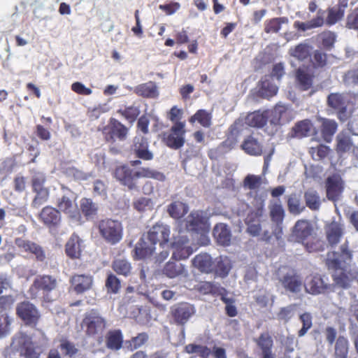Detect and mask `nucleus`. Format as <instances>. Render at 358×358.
<instances>
[{"mask_svg":"<svg viewBox=\"0 0 358 358\" xmlns=\"http://www.w3.org/2000/svg\"><path fill=\"white\" fill-rule=\"evenodd\" d=\"M195 121H198L204 127H209L211 124L210 113L205 110H199L189 118L191 123H194Z\"/></svg>","mask_w":358,"mask_h":358,"instance_id":"obj_51","label":"nucleus"},{"mask_svg":"<svg viewBox=\"0 0 358 358\" xmlns=\"http://www.w3.org/2000/svg\"><path fill=\"white\" fill-rule=\"evenodd\" d=\"M287 208L289 213L298 215L303 212L306 206L302 203L301 195L296 193L291 194L287 198Z\"/></svg>","mask_w":358,"mask_h":358,"instance_id":"obj_32","label":"nucleus"},{"mask_svg":"<svg viewBox=\"0 0 358 358\" xmlns=\"http://www.w3.org/2000/svg\"><path fill=\"white\" fill-rule=\"evenodd\" d=\"M257 207L255 210L250 211L246 218L247 231L252 236H261L262 238L268 241L271 237V231L266 227L268 222L263 219L264 201H257Z\"/></svg>","mask_w":358,"mask_h":358,"instance_id":"obj_4","label":"nucleus"},{"mask_svg":"<svg viewBox=\"0 0 358 358\" xmlns=\"http://www.w3.org/2000/svg\"><path fill=\"white\" fill-rule=\"evenodd\" d=\"M80 209L87 219H93L96 215L98 206L90 199L83 198L80 201Z\"/></svg>","mask_w":358,"mask_h":358,"instance_id":"obj_41","label":"nucleus"},{"mask_svg":"<svg viewBox=\"0 0 358 358\" xmlns=\"http://www.w3.org/2000/svg\"><path fill=\"white\" fill-rule=\"evenodd\" d=\"M196 312L193 305L179 303L171 307V314L176 324L184 325Z\"/></svg>","mask_w":358,"mask_h":358,"instance_id":"obj_11","label":"nucleus"},{"mask_svg":"<svg viewBox=\"0 0 358 358\" xmlns=\"http://www.w3.org/2000/svg\"><path fill=\"white\" fill-rule=\"evenodd\" d=\"M255 341L261 350L262 358H275V354L272 352L273 341L269 333L261 334Z\"/></svg>","mask_w":358,"mask_h":358,"instance_id":"obj_21","label":"nucleus"},{"mask_svg":"<svg viewBox=\"0 0 358 358\" xmlns=\"http://www.w3.org/2000/svg\"><path fill=\"white\" fill-rule=\"evenodd\" d=\"M103 134L108 141H114L116 138L122 141L127 136V129L117 120L111 119L108 127L104 128Z\"/></svg>","mask_w":358,"mask_h":358,"instance_id":"obj_16","label":"nucleus"},{"mask_svg":"<svg viewBox=\"0 0 358 358\" xmlns=\"http://www.w3.org/2000/svg\"><path fill=\"white\" fill-rule=\"evenodd\" d=\"M106 286L108 291L113 293L118 292L120 289L121 285L120 280L113 273H110L108 275Z\"/></svg>","mask_w":358,"mask_h":358,"instance_id":"obj_62","label":"nucleus"},{"mask_svg":"<svg viewBox=\"0 0 358 358\" xmlns=\"http://www.w3.org/2000/svg\"><path fill=\"white\" fill-rule=\"evenodd\" d=\"M343 81L349 86L358 85V66L348 71L343 76Z\"/></svg>","mask_w":358,"mask_h":358,"instance_id":"obj_63","label":"nucleus"},{"mask_svg":"<svg viewBox=\"0 0 358 358\" xmlns=\"http://www.w3.org/2000/svg\"><path fill=\"white\" fill-rule=\"evenodd\" d=\"M40 217L48 226L56 225L60 221L59 211L51 207L44 208L40 214Z\"/></svg>","mask_w":358,"mask_h":358,"instance_id":"obj_33","label":"nucleus"},{"mask_svg":"<svg viewBox=\"0 0 358 358\" xmlns=\"http://www.w3.org/2000/svg\"><path fill=\"white\" fill-rule=\"evenodd\" d=\"M241 147L245 152L251 155H260L262 152L261 143L252 136H248Z\"/></svg>","mask_w":358,"mask_h":358,"instance_id":"obj_34","label":"nucleus"},{"mask_svg":"<svg viewBox=\"0 0 358 358\" xmlns=\"http://www.w3.org/2000/svg\"><path fill=\"white\" fill-rule=\"evenodd\" d=\"M243 187L250 190L257 191L262 185L266 184V179L263 176L248 174L243 180Z\"/></svg>","mask_w":358,"mask_h":358,"instance_id":"obj_37","label":"nucleus"},{"mask_svg":"<svg viewBox=\"0 0 358 358\" xmlns=\"http://www.w3.org/2000/svg\"><path fill=\"white\" fill-rule=\"evenodd\" d=\"M188 210L187 206L182 202L176 201L172 202L169 206L167 211L171 217L174 219L182 217Z\"/></svg>","mask_w":358,"mask_h":358,"instance_id":"obj_45","label":"nucleus"},{"mask_svg":"<svg viewBox=\"0 0 358 358\" xmlns=\"http://www.w3.org/2000/svg\"><path fill=\"white\" fill-rule=\"evenodd\" d=\"M314 127L311 122L308 120H302L298 122L292 129V136L296 138H302L309 136L314 134Z\"/></svg>","mask_w":358,"mask_h":358,"instance_id":"obj_30","label":"nucleus"},{"mask_svg":"<svg viewBox=\"0 0 358 358\" xmlns=\"http://www.w3.org/2000/svg\"><path fill=\"white\" fill-rule=\"evenodd\" d=\"M122 336L120 331H109L106 336V346L113 350H118L122 348Z\"/></svg>","mask_w":358,"mask_h":358,"instance_id":"obj_44","label":"nucleus"},{"mask_svg":"<svg viewBox=\"0 0 358 358\" xmlns=\"http://www.w3.org/2000/svg\"><path fill=\"white\" fill-rule=\"evenodd\" d=\"M312 228L310 222L306 220H301L296 222L294 228V234L296 237L303 240L311 234Z\"/></svg>","mask_w":358,"mask_h":358,"instance_id":"obj_38","label":"nucleus"},{"mask_svg":"<svg viewBox=\"0 0 358 358\" xmlns=\"http://www.w3.org/2000/svg\"><path fill=\"white\" fill-rule=\"evenodd\" d=\"M327 105L338 113L341 120L346 117L345 113L347 107V99L343 94L340 93L330 94L327 98Z\"/></svg>","mask_w":358,"mask_h":358,"instance_id":"obj_20","label":"nucleus"},{"mask_svg":"<svg viewBox=\"0 0 358 358\" xmlns=\"http://www.w3.org/2000/svg\"><path fill=\"white\" fill-rule=\"evenodd\" d=\"M192 264L194 267L199 269L201 272L210 273L214 270L212 258L208 254L196 255L192 260Z\"/></svg>","mask_w":358,"mask_h":358,"instance_id":"obj_28","label":"nucleus"},{"mask_svg":"<svg viewBox=\"0 0 358 358\" xmlns=\"http://www.w3.org/2000/svg\"><path fill=\"white\" fill-rule=\"evenodd\" d=\"M344 233V226L340 222L332 221L325 227V234L328 243L334 247L341 241Z\"/></svg>","mask_w":358,"mask_h":358,"instance_id":"obj_18","label":"nucleus"},{"mask_svg":"<svg viewBox=\"0 0 358 358\" xmlns=\"http://www.w3.org/2000/svg\"><path fill=\"white\" fill-rule=\"evenodd\" d=\"M348 352V341L344 336H339L335 345V357L347 358Z\"/></svg>","mask_w":358,"mask_h":358,"instance_id":"obj_49","label":"nucleus"},{"mask_svg":"<svg viewBox=\"0 0 358 358\" xmlns=\"http://www.w3.org/2000/svg\"><path fill=\"white\" fill-rule=\"evenodd\" d=\"M115 177L123 185L127 186L129 189H137V182L135 176V171L134 172L127 166H121L117 167L115 171Z\"/></svg>","mask_w":358,"mask_h":358,"instance_id":"obj_15","label":"nucleus"},{"mask_svg":"<svg viewBox=\"0 0 358 358\" xmlns=\"http://www.w3.org/2000/svg\"><path fill=\"white\" fill-rule=\"evenodd\" d=\"M344 16L343 8L341 6H333L327 9V17L326 24L329 26L335 24Z\"/></svg>","mask_w":358,"mask_h":358,"instance_id":"obj_46","label":"nucleus"},{"mask_svg":"<svg viewBox=\"0 0 358 358\" xmlns=\"http://www.w3.org/2000/svg\"><path fill=\"white\" fill-rule=\"evenodd\" d=\"M13 291L12 280L5 273L0 274V295H10Z\"/></svg>","mask_w":358,"mask_h":358,"instance_id":"obj_56","label":"nucleus"},{"mask_svg":"<svg viewBox=\"0 0 358 358\" xmlns=\"http://www.w3.org/2000/svg\"><path fill=\"white\" fill-rule=\"evenodd\" d=\"M352 254L347 245L341 248V252H328L326 265L329 269L334 270L333 278L335 284L342 288H348L353 280H358V272L350 266Z\"/></svg>","mask_w":358,"mask_h":358,"instance_id":"obj_2","label":"nucleus"},{"mask_svg":"<svg viewBox=\"0 0 358 358\" xmlns=\"http://www.w3.org/2000/svg\"><path fill=\"white\" fill-rule=\"evenodd\" d=\"M185 123L177 122L171 129V134L166 139V145L173 149H178L182 147L185 143Z\"/></svg>","mask_w":358,"mask_h":358,"instance_id":"obj_17","label":"nucleus"},{"mask_svg":"<svg viewBox=\"0 0 358 358\" xmlns=\"http://www.w3.org/2000/svg\"><path fill=\"white\" fill-rule=\"evenodd\" d=\"M164 273L170 278H174L180 275H186L187 271L182 264L169 262L164 266Z\"/></svg>","mask_w":358,"mask_h":358,"instance_id":"obj_36","label":"nucleus"},{"mask_svg":"<svg viewBox=\"0 0 358 358\" xmlns=\"http://www.w3.org/2000/svg\"><path fill=\"white\" fill-rule=\"evenodd\" d=\"M148 143L144 137L138 136L134 138V150L139 158L145 160L152 159L153 155L148 150Z\"/></svg>","mask_w":358,"mask_h":358,"instance_id":"obj_29","label":"nucleus"},{"mask_svg":"<svg viewBox=\"0 0 358 358\" xmlns=\"http://www.w3.org/2000/svg\"><path fill=\"white\" fill-rule=\"evenodd\" d=\"M337 129V124L335 121L328 119H323L322 124V132L326 141L329 142L332 136Z\"/></svg>","mask_w":358,"mask_h":358,"instance_id":"obj_47","label":"nucleus"},{"mask_svg":"<svg viewBox=\"0 0 358 358\" xmlns=\"http://www.w3.org/2000/svg\"><path fill=\"white\" fill-rule=\"evenodd\" d=\"M10 348L26 358H39L41 353V348L32 341L31 338L22 332L13 338Z\"/></svg>","mask_w":358,"mask_h":358,"instance_id":"obj_5","label":"nucleus"},{"mask_svg":"<svg viewBox=\"0 0 358 358\" xmlns=\"http://www.w3.org/2000/svg\"><path fill=\"white\" fill-rule=\"evenodd\" d=\"M169 235L170 229L169 226L163 224H157L149 230L147 235L143 236L152 244L159 243L158 250L160 251L155 256L156 261L162 262L166 259L169 254L168 250L170 245L173 259L176 260L187 259L192 253V250L187 245L188 238L182 235L173 236L172 241L169 245Z\"/></svg>","mask_w":358,"mask_h":358,"instance_id":"obj_1","label":"nucleus"},{"mask_svg":"<svg viewBox=\"0 0 358 358\" xmlns=\"http://www.w3.org/2000/svg\"><path fill=\"white\" fill-rule=\"evenodd\" d=\"M112 267L118 275L127 277L131 273L132 267L131 263L126 259H115L113 262Z\"/></svg>","mask_w":358,"mask_h":358,"instance_id":"obj_40","label":"nucleus"},{"mask_svg":"<svg viewBox=\"0 0 358 358\" xmlns=\"http://www.w3.org/2000/svg\"><path fill=\"white\" fill-rule=\"evenodd\" d=\"M299 320L302 324V327L298 331V336L303 337L313 327L312 314L309 312L303 313L299 315Z\"/></svg>","mask_w":358,"mask_h":358,"instance_id":"obj_48","label":"nucleus"},{"mask_svg":"<svg viewBox=\"0 0 358 358\" xmlns=\"http://www.w3.org/2000/svg\"><path fill=\"white\" fill-rule=\"evenodd\" d=\"M336 150L341 156L347 154L351 157V165L357 166L358 146L354 144L350 135L345 132L340 133L336 138Z\"/></svg>","mask_w":358,"mask_h":358,"instance_id":"obj_7","label":"nucleus"},{"mask_svg":"<svg viewBox=\"0 0 358 358\" xmlns=\"http://www.w3.org/2000/svg\"><path fill=\"white\" fill-rule=\"evenodd\" d=\"M320 37L322 40L323 47L327 50H330L334 46L336 38V34L330 31L322 32L320 35Z\"/></svg>","mask_w":358,"mask_h":358,"instance_id":"obj_61","label":"nucleus"},{"mask_svg":"<svg viewBox=\"0 0 358 358\" xmlns=\"http://www.w3.org/2000/svg\"><path fill=\"white\" fill-rule=\"evenodd\" d=\"M213 236L219 244L222 245H229L231 235L226 224L223 223L216 224L213 229Z\"/></svg>","mask_w":358,"mask_h":358,"instance_id":"obj_27","label":"nucleus"},{"mask_svg":"<svg viewBox=\"0 0 358 358\" xmlns=\"http://www.w3.org/2000/svg\"><path fill=\"white\" fill-rule=\"evenodd\" d=\"M268 210L270 217L273 222V227L271 231L278 239L282 232V224L285 217V210L279 200L271 201Z\"/></svg>","mask_w":358,"mask_h":358,"instance_id":"obj_9","label":"nucleus"},{"mask_svg":"<svg viewBox=\"0 0 358 358\" xmlns=\"http://www.w3.org/2000/svg\"><path fill=\"white\" fill-rule=\"evenodd\" d=\"M98 227L101 236L108 243L114 245L122 239V227L119 221L103 220L99 222Z\"/></svg>","mask_w":358,"mask_h":358,"instance_id":"obj_6","label":"nucleus"},{"mask_svg":"<svg viewBox=\"0 0 358 358\" xmlns=\"http://www.w3.org/2000/svg\"><path fill=\"white\" fill-rule=\"evenodd\" d=\"M304 199L306 206L311 210L317 211L320 210L321 206V199L318 192L313 189H309L304 193Z\"/></svg>","mask_w":358,"mask_h":358,"instance_id":"obj_35","label":"nucleus"},{"mask_svg":"<svg viewBox=\"0 0 358 358\" xmlns=\"http://www.w3.org/2000/svg\"><path fill=\"white\" fill-rule=\"evenodd\" d=\"M136 180L140 178H151L158 180H163L164 176L158 171L150 169L149 168H142L135 171Z\"/></svg>","mask_w":358,"mask_h":358,"instance_id":"obj_53","label":"nucleus"},{"mask_svg":"<svg viewBox=\"0 0 358 358\" xmlns=\"http://www.w3.org/2000/svg\"><path fill=\"white\" fill-rule=\"evenodd\" d=\"M216 272L222 276H225L228 274L231 269V264L227 257H222L217 259V264L214 266Z\"/></svg>","mask_w":358,"mask_h":358,"instance_id":"obj_57","label":"nucleus"},{"mask_svg":"<svg viewBox=\"0 0 358 358\" xmlns=\"http://www.w3.org/2000/svg\"><path fill=\"white\" fill-rule=\"evenodd\" d=\"M59 210L66 214L71 221L78 224L80 215L75 201L68 196H62L58 199Z\"/></svg>","mask_w":358,"mask_h":358,"instance_id":"obj_12","label":"nucleus"},{"mask_svg":"<svg viewBox=\"0 0 358 358\" xmlns=\"http://www.w3.org/2000/svg\"><path fill=\"white\" fill-rule=\"evenodd\" d=\"M287 23L288 19L287 17L273 18L266 24L265 31L267 33H276L280 29L282 24Z\"/></svg>","mask_w":358,"mask_h":358,"instance_id":"obj_58","label":"nucleus"},{"mask_svg":"<svg viewBox=\"0 0 358 358\" xmlns=\"http://www.w3.org/2000/svg\"><path fill=\"white\" fill-rule=\"evenodd\" d=\"M155 245L149 242L145 236H143L141 242L136 245L135 249L136 256L139 259H147L151 258L156 250Z\"/></svg>","mask_w":358,"mask_h":358,"instance_id":"obj_24","label":"nucleus"},{"mask_svg":"<svg viewBox=\"0 0 358 358\" xmlns=\"http://www.w3.org/2000/svg\"><path fill=\"white\" fill-rule=\"evenodd\" d=\"M83 325L88 335L94 336L103 331L106 328V320L98 311L92 310L85 314Z\"/></svg>","mask_w":358,"mask_h":358,"instance_id":"obj_8","label":"nucleus"},{"mask_svg":"<svg viewBox=\"0 0 358 358\" xmlns=\"http://www.w3.org/2000/svg\"><path fill=\"white\" fill-rule=\"evenodd\" d=\"M269 118L268 110L262 113L259 111L248 114L245 117V124L253 127H264Z\"/></svg>","mask_w":358,"mask_h":358,"instance_id":"obj_25","label":"nucleus"},{"mask_svg":"<svg viewBox=\"0 0 358 358\" xmlns=\"http://www.w3.org/2000/svg\"><path fill=\"white\" fill-rule=\"evenodd\" d=\"M134 92L139 96L155 98L158 95L156 85L153 83H147L137 86Z\"/></svg>","mask_w":358,"mask_h":358,"instance_id":"obj_42","label":"nucleus"},{"mask_svg":"<svg viewBox=\"0 0 358 358\" xmlns=\"http://www.w3.org/2000/svg\"><path fill=\"white\" fill-rule=\"evenodd\" d=\"M153 203L151 199L140 197L134 202V207L138 211H145L152 208Z\"/></svg>","mask_w":358,"mask_h":358,"instance_id":"obj_64","label":"nucleus"},{"mask_svg":"<svg viewBox=\"0 0 358 358\" xmlns=\"http://www.w3.org/2000/svg\"><path fill=\"white\" fill-rule=\"evenodd\" d=\"M185 352L188 354L198 355L201 358H208L211 355L210 348L206 345L190 343L185 347Z\"/></svg>","mask_w":358,"mask_h":358,"instance_id":"obj_43","label":"nucleus"},{"mask_svg":"<svg viewBox=\"0 0 358 358\" xmlns=\"http://www.w3.org/2000/svg\"><path fill=\"white\" fill-rule=\"evenodd\" d=\"M16 313L18 317L27 324L36 325L40 314L36 306L29 301H23L17 305Z\"/></svg>","mask_w":358,"mask_h":358,"instance_id":"obj_10","label":"nucleus"},{"mask_svg":"<svg viewBox=\"0 0 358 358\" xmlns=\"http://www.w3.org/2000/svg\"><path fill=\"white\" fill-rule=\"evenodd\" d=\"M296 304H289L280 309L277 314L278 319L287 322L295 314Z\"/></svg>","mask_w":358,"mask_h":358,"instance_id":"obj_55","label":"nucleus"},{"mask_svg":"<svg viewBox=\"0 0 358 358\" xmlns=\"http://www.w3.org/2000/svg\"><path fill=\"white\" fill-rule=\"evenodd\" d=\"M92 282V278L90 275H76L71 279L72 285L77 293H83L90 289Z\"/></svg>","mask_w":358,"mask_h":358,"instance_id":"obj_26","label":"nucleus"},{"mask_svg":"<svg viewBox=\"0 0 358 358\" xmlns=\"http://www.w3.org/2000/svg\"><path fill=\"white\" fill-rule=\"evenodd\" d=\"M257 93L259 96L263 98H270L276 94L278 86L273 83L271 76H265L263 77L258 85Z\"/></svg>","mask_w":358,"mask_h":358,"instance_id":"obj_23","label":"nucleus"},{"mask_svg":"<svg viewBox=\"0 0 358 358\" xmlns=\"http://www.w3.org/2000/svg\"><path fill=\"white\" fill-rule=\"evenodd\" d=\"M287 110V107L283 104H277L273 110H268L271 123L273 124H278L280 120L283 118Z\"/></svg>","mask_w":358,"mask_h":358,"instance_id":"obj_52","label":"nucleus"},{"mask_svg":"<svg viewBox=\"0 0 358 358\" xmlns=\"http://www.w3.org/2000/svg\"><path fill=\"white\" fill-rule=\"evenodd\" d=\"M16 245L24 252L33 254L38 261L43 262L45 259L46 255L44 250L36 243L22 238L15 240Z\"/></svg>","mask_w":358,"mask_h":358,"instance_id":"obj_19","label":"nucleus"},{"mask_svg":"<svg viewBox=\"0 0 358 358\" xmlns=\"http://www.w3.org/2000/svg\"><path fill=\"white\" fill-rule=\"evenodd\" d=\"M83 241L77 236L72 235L66 245V252L71 258H78L81 253Z\"/></svg>","mask_w":358,"mask_h":358,"instance_id":"obj_31","label":"nucleus"},{"mask_svg":"<svg viewBox=\"0 0 358 358\" xmlns=\"http://www.w3.org/2000/svg\"><path fill=\"white\" fill-rule=\"evenodd\" d=\"M325 187L328 199L336 201L343 191L344 182L339 175L335 174L327 178Z\"/></svg>","mask_w":358,"mask_h":358,"instance_id":"obj_13","label":"nucleus"},{"mask_svg":"<svg viewBox=\"0 0 358 358\" xmlns=\"http://www.w3.org/2000/svg\"><path fill=\"white\" fill-rule=\"evenodd\" d=\"M329 152L327 146L320 145L316 147H313L310 149V154L313 159L319 161L325 158Z\"/></svg>","mask_w":358,"mask_h":358,"instance_id":"obj_59","label":"nucleus"},{"mask_svg":"<svg viewBox=\"0 0 358 358\" xmlns=\"http://www.w3.org/2000/svg\"><path fill=\"white\" fill-rule=\"evenodd\" d=\"M279 282L287 292L294 294L300 293L303 287L301 278L294 271H289L282 275Z\"/></svg>","mask_w":358,"mask_h":358,"instance_id":"obj_14","label":"nucleus"},{"mask_svg":"<svg viewBox=\"0 0 358 358\" xmlns=\"http://www.w3.org/2000/svg\"><path fill=\"white\" fill-rule=\"evenodd\" d=\"M57 278L50 275H38L29 289L31 299H40L43 302L52 303L60 296Z\"/></svg>","mask_w":358,"mask_h":358,"instance_id":"obj_3","label":"nucleus"},{"mask_svg":"<svg viewBox=\"0 0 358 358\" xmlns=\"http://www.w3.org/2000/svg\"><path fill=\"white\" fill-rule=\"evenodd\" d=\"M203 217L199 211L192 212L186 218V227L189 231L196 230L203 223Z\"/></svg>","mask_w":358,"mask_h":358,"instance_id":"obj_50","label":"nucleus"},{"mask_svg":"<svg viewBox=\"0 0 358 358\" xmlns=\"http://www.w3.org/2000/svg\"><path fill=\"white\" fill-rule=\"evenodd\" d=\"M296 79L299 87L303 90H306L312 86V77L301 68L297 70Z\"/></svg>","mask_w":358,"mask_h":358,"instance_id":"obj_54","label":"nucleus"},{"mask_svg":"<svg viewBox=\"0 0 358 358\" xmlns=\"http://www.w3.org/2000/svg\"><path fill=\"white\" fill-rule=\"evenodd\" d=\"M12 321V318L6 314L0 315V338L9 334Z\"/></svg>","mask_w":358,"mask_h":358,"instance_id":"obj_60","label":"nucleus"},{"mask_svg":"<svg viewBox=\"0 0 358 358\" xmlns=\"http://www.w3.org/2000/svg\"><path fill=\"white\" fill-rule=\"evenodd\" d=\"M303 287L307 293L317 295L323 293L328 288V285L321 277L313 276L306 279Z\"/></svg>","mask_w":358,"mask_h":358,"instance_id":"obj_22","label":"nucleus"},{"mask_svg":"<svg viewBox=\"0 0 358 358\" xmlns=\"http://www.w3.org/2000/svg\"><path fill=\"white\" fill-rule=\"evenodd\" d=\"M313 48L307 43H301L289 50V54L299 60L309 59Z\"/></svg>","mask_w":358,"mask_h":358,"instance_id":"obj_39","label":"nucleus"}]
</instances>
